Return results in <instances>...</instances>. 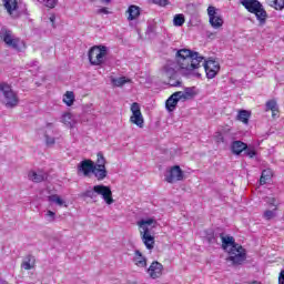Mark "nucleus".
Instances as JSON below:
<instances>
[{"label": "nucleus", "mask_w": 284, "mask_h": 284, "mask_svg": "<svg viewBox=\"0 0 284 284\" xmlns=\"http://www.w3.org/2000/svg\"><path fill=\"white\" fill-rule=\"evenodd\" d=\"M175 60L176 62L168 61L162 70L163 77L169 79V85H171V88H179V85H181V80L176 78L178 70L183 77L201 78L199 69L201 68V63L205 60L201 53L190 49H180L176 51Z\"/></svg>", "instance_id": "1"}, {"label": "nucleus", "mask_w": 284, "mask_h": 284, "mask_svg": "<svg viewBox=\"0 0 284 284\" xmlns=\"http://www.w3.org/2000/svg\"><path fill=\"white\" fill-rule=\"evenodd\" d=\"M220 236L222 241V250L229 254L226 261L232 263V265H243L247 260V251H245L241 244L236 243L234 236L223 234Z\"/></svg>", "instance_id": "2"}, {"label": "nucleus", "mask_w": 284, "mask_h": 284, "mask_svg": "<svg viewBox=\"0 0 284 284\" xmlns=\"http://www.w3.org/2000/svg\"><path fill=\"white\" fill-rule=\"evenodd\" d=\"M142 243L146 250H154V229L159 225L154 217L142 219L136 222Z\"/></svg>", "instance_id": "3"}, {"label": "nucleus", "mask_w": 284, "mask_h": 284, "mask_svg": "<svg viewBox=\"0 0 284 284\" xmlns=\"http://www.w3.org/2000/svg\"><path fill=\"white\" fill-rule=\"evenodd\" d=\"M240 3L247 10V12L255 14L260 26H265L267 21V11H265V8H263V4L258 0H241Z\"/></svg>", "instance_id": "4"}, {"label": "nucleus", "mask_w": 284, "mask_h": 284, "mask_svg": "<svg viewBox=\"0 0 284 284\" xmlns=\"http://www.w3.org/2000/svg\"><path fill=\"white\" fill-rule=\"evenodd\" d=\"M84 196L92 200L97 199L98 196H102L106 205H112V203H114V199L112 197V189L103 184H98L94 185L92 189L87 190L84 192Z\"/></svg>", "instance_id": "5"}, {"label": "nucleus", "mask_w": 284, "mask_h": 284, "mask_svg": "<svg viewBox=\"0 0 284 284\" xmlns=\"http://www.w3.org/2000/svg\"><path fill=\"white\" fill-rule=\"evenodd\" d=\"M0 100L6 108H17L19 105V95L6 82L0 83Z\"/></svg>", "instance_id": "6"}, {"label": "nucleus", "mask_w": 284, "mask_h": 284, "mask_svg": "<svg viewBox=\"0 0 284 284\" xmlns=\"http://www.w3.org/2000/svg\"><path fill=\"white\" fill-rule=\"evenodd\" d=\"M2 6L7 10L8 14L11 16L12 19H19L21 14H26L28 12V8L26 4L19 3L17 0H0Z\"/></svg>", "instance_id": "7"}, {"label": "nucleus", "mask_w": 284, "mask_h": 284, "mask_svg": "<svg viewBox=\"0 0 284 284\" xmlns=\"http://www.w3.org/2000/svg\"><path fill=\"white\" fill-rule=\"evenodd\" d=\"M108 57V47L99 45L93 47L89 51V61L91 65H101Z\"/></svg>", "instance_id": "8"}, {"label": "nucleus", "mask_w": 284, "mask_h": 284, "mask_svg": "<svg viewBox=\"0 0 284 284\" xmlns=\"http://www.w3.org/2000/svg\"><path fill=\"white\" fill-rule=\"evenodd\" d=\"M97 162L93 165L92 174L97 179V181H104V179H108V169H105V156H103V153L99 152L97 154Z\"/></svg>", "instance_id": "9"}, {"label": "nucleus", "mask_w": 284, "mask_h": 284, "mask_svg": "<svg viewBox=\"0 0 284 284\" xmlns=\"http://www.w3.org/2000/svg\"><path fill=\"white\" fill-rule=\"evenodd\" d=\"M209 23L214 30L223 28V17L219 14V9L214 6H209L206 9Z\"/></svg>", "instance_id": "10"}, {"label": "nucleus", "mask_w": 284, "mask_h": 284, "mask_svg": "<svg viewBox=\"0 0 284 284\" xmlns=\"http://www.w3.org/2000/svg\"><path fill=\"white\" fill-rule=\"evenodd\" d=\"M0 38L8 45V48H13V50H19V45H21V39L14 37L12 31L2 28L0 31Z\"/></svg>", "instance_id": "11"}, {"label": "nucleus", "mask_w": 284, "mask_h": 284, "mask_svg": "<svg viewBox=\"0 0 284 284\" xmlns=\"http://www.w3.org/2000/svg\"><path fill=\"white\" fill-rule=\"evenodd\" d=\"M131 112L130 123H133V125H136L138 128H143L145 120L143 119V113H141V105L136 102L132 103Z\"/></svg>", "instance_id": "12"}, {"label": "nucleus", "mask_w": 284, "mask_h": 284, "mask_svg": "<svg viewBox=\"0 0 284 284\" xmlns=\"http://www.w3.org/2000/svg\"><path fill=\"white\" fill-rule=\"evenodd\" d=\"M206 79H214L221 70V64L216 60L209 59L204 62Z\"/></svg>", "instance_id": "13"}, {"label": "nucleus", "mask_w": 284, "mask_h": 284, "mask_svg": "<svg viewBox=\"0 0 284 284\" xmlns=\"http://www.w3.org/2000/svg\"><path fill=\"white\" fill-rule=\"evenodd\" d=\"M183 170H181V166L174 165L166 171L164 179L166 183H176V181H183Z\"/></svg>", "instance_id": "14"}, {"label": "nucleus", "mask_w": 284, "mask_h": 284, "mask_svg": "<svg viewBox=\"0 0 284 284\" xmlns=\"http://www.w3.org/2000/svg\"><path fill=\"white\" fill-rule=\"evenodd\" d=\"M60 123H63L69 130H74L79 125V118L73 113L65 112L61 115Z\"/></svg>", "instance_id": "15"}, {"label": "nucleus", "mask_w": 284, "mask_h": 284, "mask_svg": "<svg viewBox=\"0 0 284 284\" xmlns=\"http://www.w3.org/2000/svg\"><path fill=\"white\" fill-rule=\"evenodd\" d=\"M146 274H149L150 278H161L163 276V264L160 262H152L149 268L146 270Z\"/></svg>", "instance_id": "16"}, {"label": "nucleus", "mask_w": 284, "mask_h": 284, "mask_svg": "<svg viewBox=\"0 0 284 284\" xmlns=\"http://www.w3.org/2000/svg\"><path fill=\"white\" fill-rule=\"evenodd\" d=\"M94 162L92 160H83L78 165L79 174H83V176H90L94 170Z\"/></svg>", "instance_id": "17"}, {"label": "nucleus", "mask_w": 284, "mask_h": 284, "mask_svg": "<svg viewBox=\"0 0 284 284\" xmlns=\"http://www.w3.org/2000/svg\"><path fill=\"white\" fill-rule=\"evenodd\" d=\"M132 261L136 267H148V258L139 250L134 251Z\"/></svg>", "instance_id": "18"}, {"label": "nucleus", "mask_w": 284, "mask_h": 284, "mask_svg": "<svg viewBox=\"0 0 284 284\" xmlns=\"http://www.w3.org/2000/svg\"><path fill=\"white\" fill-rule=\"evenodd\" d=\"M28 178L33 183H41L48 179V173L43 171H30Z\"/></svg>", "instance_id": "19"}, {"label": "nucleus", "mask_w": 284, "mask_h": 284, "mask_svg": "<svg viewBox=\"0 0 284 284\" xmlns=\"http://www.w3.org/2000/svg\"><path fill=\"white\" fill-rule=\"evenodd\" d=\"M128 21H136L141 17V8L139 6L131 4L126 10Z\"/></svg>", "instance_id": "20"}, {"label": "nucleus", "mask_w": 284, "mask_h": 284, "mask_svg": "<svg viewBox=\"0 0 284 284\" xmlns=\"http://www.w3.org/2000/svg\"><path fill=\"white\" fill-rule=\"evenodd\" d=\"M272 176H274V173L271 169L263 170L260 178V185H265L270 183V181H272Z\"/></svg>", "instance_id": "21"}, {"label": "nucleus", "mask_w": 284, "mask_h": 284, "mask_svg": "<svg viewBox=\"0 0 284 284\" xmlns=\"http://www.w3.org/2000/svg\"><path fill=\"white\" fill-rule=\"evenodd\" d=\"M111 83L115 88H123V85H125V83H132V80L126 77L111 78Z\"/></svg>", "instance_id": "22"}, {"label": "nucleus", "mask_w": 284, "mask_h": 284, "mask_svg": "<svg viewBox=\"0 0 284 284\" xmlns=\"http://www.w3.org/2000/svg\"><path fill=\"white\" fill-rule=\"evenodd\" d=\"M246 149H247V144L241 141H234L231 146L233 154H241V152H243V150H246Z\"/></svg>", "instance_id": "23"}, {"label": "nucleus", "mask_w": 284, "mask_h": 284, "mask_svg": "<svg viewBox=\"0 0 284 284\" xmlns=\"http://www.w3.org/2000/svg\"><path fill=\"white\" fill-rule=\"evenodd\" d=\"M34 263H36L34 256L29 255L23 260L21 267L23 270H34Z\"/></svg>", "instance_id": "24"}, {"label": "nucleus", "mask_w": 284, "mask_h": 284, "mask_svg": "<svg viewBox=\"0 0 284 284\" xmlns=\"http://www.w3.org/2000/svg\"><path fill=\"white\" fill-rule=\"evenodd\" d=\"M63 103H65L68 108L72 106L74 104V92L67 91L63 95Z\"/></svg>", "instance_id": "25"}, {"label": "nucleus", "mask_w": 284, "mask_h": 284, "mask_svg": "<svg viewBox=\"0 0 284 284\" xmlns=\"http://www.w3.org/2000/svg\"><path fill=\"white\" fill-rule=\"evenodd\" d=\"M179 103V101L176 100V97H174V94H172L168 100H166V110H169V112H174V109L176 108V104Z\"/></svg>", "instance_id": "26"}, {"label": "nucleus", "mask_w": 284, "mask_h": 284, "mask_svg": "<svg viewBox=\"0 0 284 284\" xmlns=\"http://www.w3.org/2000/svg\"><path fill=\"white\" fill-rule=\"evenodd\" d=\"M264 203H266L268 207H274L275 210H278V205H281V202H278L276 197H272V196H265Z\"/></svg>", "instance_id": "27"}, {"label": "nucleus", "mask_w": 284, "mask_h": 284, "mask_svg": "<svg viewBox=\"0 0 284 284\" xmlns=\"http://www.w3.org/2000/svg\"><path fill=\"white\" fill-rule=\"evenodd\" d=\"M185 23V16L183 13H178L173 18V26L175 28H181Z\"/></svg>", "instance_id": "28"}, {"label": "nucleus", "mask_w": 284, "mask_h": 284, "mask_svg": "<svg viewBox=\"0 0 284 284\" xmlns=\"http://www.w3.org/2000/svg\"><path fill=\"white\" fill-rule=\"evenodd\" d=\"M267 4L274 10H284V0H267Z\"/></svg>", "instance_id": "29"}, {"label": "nucleus", "mask_w": 284, "mask_h": 284, "mask_svg": "<svg viewBox=\"0 0 284 284\" xmlns=\"http://www.w3.org/2000/svg\"><path fill=\"white\" fill-rule=\"evenodd\" d=\"M237 119L247 125L250 122V111L241 110L237 114Z\"/></svg>", "instance_id": "30"}, {"label": "nucleus", "mask_w": 284, "mask_h": 284, "mask_svg": "<svg viewBox=\"0 0 284 284\" xmlns=\"http://www.w3.org/2000/svg\"><path fill=\"white\" fill-rule=\"evenodd\" d=\"M270 110L273 113V116L274 112H278V104L276 103V100H270L266 102V112Z\"/></svg>", "instance_id": "31"}, {"label": "nucleus", "mask_w": 284, "mask_h": 284, "mask_svg": "<svg viewBox=\"0 0 284 284\" xmlns=\"http://www.w3.org/2000/svg\"><path fill=\"white\" fill-rule=\"evenodd\" d=\"M49 201L50 203H55V205H59L60 207L65 204V201H63V199L57 194L50 195Z\"/></svg>", "instance_id": "32"}, {"label": "nucleus", "mask_w": 284, "mask_h": 284, "mask_svg": "<svg viewBox=\"0 0 284 284\" xmlns=\"http://www.w3.org/2000/svg\"><path fill=\"white\" fill-rule=\"evenodd\" d=\"M276 212H278V209L266 210L264 211L263 216L266 221H272V219H275Z\"/></svg>", "instance_id": "33"}, {"label": "nucleus", "mask_w": 284, "mask_h": 284, "mask_svg": "<svg viewBox=\"0 0 284 284\" xmlns=\"http://www.w3.org/2000/svg\"><path fill=\"white\" fill-rule=\"evenodd\" d=\"M42 6H45V8H50L51 10L53 8H57V3H59V0H39Z\"/></svg>", "instance_id": "34"}, {"label": "nucleus", "mask_w": 284, "mask_h": 284, "mask_svg": "<svg viewBox=\"0 0 284 284\" xmlns=\"http://www.w3.org/2000/svg\"><path fill=\"white\" fill-rule=\"evenodd\" d=\"M182 92L184 94L185 101H189V99H193L194 94H196V92H194V88H185Z\"/></svg>", "instance_id": "35"}, {"label": "nucleus", "mask_w": 284, "mask_h": 284, "mask_svg": "<svg viewBox=\"0 0 284 284\" xmlns=\"http://www.w3.org/2000/svg\"><path fill=\"white\" fill-rule=\"evenodd\" d=\"M44 139H45V144L49 148H51V145H54V143H57V140L54 138L50 136V134L48 132H45Z\"/></svg>", "instance_id": "36"}, {"label": "nucleus", "mask_w": 284, "mask_h": 284, "mask_svg": "<svg viewBox=\"0 0 284 284\" xmlns=\"http://www.w3.org/2000/svg\"><path fill=\"white\" fill-rule=\"evenodd\" d=\"M153 3L160 8H165V6H170V0H153Z\"/></svg>", "instance_id": "37"}, {"label": "nucleus", "mask_w": 284, "mask_h": 284, "mask_svg": "<svg viewBox=\"0 0 284 284\" xmlns=\"http://www.w3.org/2000/svg\"><path fill=\"white\" fill-rule=\"evenodd\" d=\"M214 139L216 143H224L225 141V138H223V133L221 132H216Z\"/></svg>", "instance_id": "38"}, {"label": "nucleus", "mask_w": 284, "mask_h": 284, "mask_svg": "<svg viewBox=\"0 0 284 284\" xmlns=\"http://www.w3.org/2000/svg\"><path fill=\"white\" fill-rule=\"evenodd\" d=\"M45 219L47 221H49V223H52V221H54L55 219V213L52 211H47Z\"/></svg>", "instance_id": "39"}, {"label": "nucleus", "mask_w": 284, "mask_h": 284, "mask_svg": "<svg viewBox=\"0 0 284 284\" xmlns=\"http://www.w3.org/2000/svg\"><path fill=\"white\" fill-rule=\"evenodd\" d=\"M173 97H175V99L178 101H185V95H184L183 91H178V92L173 93Z\"/></svg>", "instance_id": "40"}, {"label": "nucleus", "mask_w": 284, "mask_h": 284, "mask_svg": "<svg viewBox=\"0 0 284 284\" xmlns=\"http://www.w3.org/2000/svg\"><path fill=\"white\" fill-rule=\"evenodd\" d=\"M246 156H248L250 159H254V156H256V151L254 149H247L245 151Z\"/></svg>", "instance_id": "41"}, {"label": "nucleus", "mask_w": 284, "mask_h": 284, "mask_svg": "<svg viewBox=\"0 0 284 284\" xmlns=\"http://www.w3.org/2000/svg\"><path fill=\"white\" fill-rule=\"evenodd\" d=\"M97 14H110V11H108V8H101L97 10Z\"/></svg>", "instance_id": "42"}, {"label": "nucleus", "mask_w": 284, "mask_h": 284, "mask_svg": "<svg viewBox=\"0 0 284 284\" xmlns=\"http://www.w3.org/2000/svg\"><path fill=\"white\" fill-rule=\"evenodd\" d=\"M278 284H284V270L280 272Z\"/></svg>", "instance_id": "43"}, {"label": "nucleus", "mask_w": 284, "mask_h": 284, "mask_svg": "<svg viewBox=\"0 0 284 284\" xmlns=\"http://www.w3.org/2000/svg\"><path fill=\"white\" fill-rule=\"evenodd\" d=\"M49 19H50L52 26H54V21H55L57 17L54 14H52V16H50Z\"/></svg>", "instance_id": "44"}, {"label": "nucleus", "mask_w": 284, "mask_h": 284, "mask_svg": "<svg viewBox=\"0 0 284 284\" xmlns=\"http://www.w3.org/2000/svg\"><path fill=\"white\" fill-rule=\"evenodd\" d=\"M47 128H54V124L53 123H47Z\"/></svg>", "instance_id": "45"}, {"label": "nucleus", "mask_w": 284, "mask_h": 284, "mask_svg": "<svg viewBox=\"0 0 284 284\" xmlns=\"http://www.w3.org/2000/svg\"><path fill=\"white\" fill-rule=\"evenodd\" d=\"M103 3H110L111 0H101Z\"/></svg>", "instance_id": "46"}]
</instances>
